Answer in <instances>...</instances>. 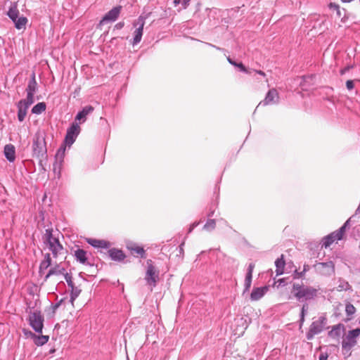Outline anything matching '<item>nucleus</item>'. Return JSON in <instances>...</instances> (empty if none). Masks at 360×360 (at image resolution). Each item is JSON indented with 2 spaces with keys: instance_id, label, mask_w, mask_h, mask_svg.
<instances>
[{
  "instance_id": "1",
  "label": "nucleus",
  "mask_w": 360,
  "mask_h": 360,
  "mask_svg": "<svg viewBox=\"0 0 360 360\" xmlns=\"http://www.w3.org/2000/svg\"><path fill=\"white\" fill-rule=\"evenodd\" d=\"M318 292V289L303 283H295L292 284V292L299 301L313 300L317 297Z\"/></svg>"
},
{
  "instance_id": "2",
  "label": "nucleus",
  "mask_w": 360,
  "mask_h": 360,
  "mask_svg": "<svg viewBox=\"0 0 360 360\" xmlns=\"http://www.w3.org/2000/svg\"><path fill=\"white\" fill-rule=\"evenodd\" d=\"M32 151L33 156L37 158L39 160L40 164H41L42 159L47 157V149L44 138L38 135L35 136L32 143Z\"/></svg>"
},
{
  "instance_id": "3",
  "label": "nucleus",
  "mask_w": 360,
  "mask_h": 360,
  "mask_svg": "<svg viewBox=\"0 0 360 360\" xmlns=\"http://www.w3.org/2000/svg\"><path fill=\"white\" fill-rule=\"evenodd\" d=\"M326 322L327 320L324 316H320L317 320L314 321L306 334L307 339L311 340L316 335L321 333L325 328Z\"/></svg>"
},
{
  "instance_id": "4",
  "label": "nucleus",
  "mask_w": 360,
  "mask_h": 360,
  "mask_svg": "<svg viewBox=\"0 0 360 360\" xmlns=\"http://www.w3.org/2000/svg\"><path fill=\"white\" fill-rule=\"evenodd\" d=\"M44 316L39 311L30 312L29 315L30 325L36 333H41L44 327Z\"/></svg>"
},
{
  "instance_id": "5",
  "label": "nucleus",
  "mask_w": 360,
  "mask_h": 360,
  "mask_svg": "<svg viewBox=\"0 0 360 360\" xmlns=\"http://www.w3.org/2000/svg\"><path fill=\"white\" fill-rule=\"evenodd\" d=\"M360 335V328H357L349 330L343 339L342 342V349L349 351L352 347L356 345V339Z\"/></svg>"
},
{
  "instance_id": "6",
  "label": "nucleus",
  "mask_w": 360,
  "mask_h": 360,
  "mask_svg": "<svg viewBox=\"0 0 360 360\" xmlns=\"http://www.w3.org/2000/svg\"><path fill=\"white\" fill-rule=\"evenodd\" d=\"M158 278V271H157L155 266L153 265L152 260L148 259L147 261V271L145 276V279L147 283L150 285L155 286Z\"/></svg>"
},
{
  "instance_id": "7",
  "label": "nucleus",
  "mask_w": 360,
  "mask_h": 360,
  "mask_svg": "<svg viewBox=\"0 0 360 360\" xmlns=\"http://www.w3.org/2000/svg\"><path fill=\"white\" fill-rule=\"evenodd\" d=\"M145 20H146L145 17L140 15L138 18V19L136 20L133 23L134 27H136V30L134 32V36L133 42H132L133 45L139 44L141 40L142 35H143V27L145 25Z\"/></svg>"
},
{
  "instance_id": "8",
  "label": "nucleus",
  "mask_w": 360,
  "mask_h": 360,
  "mask_svg": "<svg viewBox=\"0 0 360 360\" xmlns=\"http://www.w3.org/2000/svg\"><path fill=\"white\" fill-rule=\"evenodd\" d=\"M80 130V127L77 123L73 122L71 124L67 130V134L65 138V143L67 146L70 147L73 144L79 134Z\"/></svg>"
},
{
  "instance_id": "9",
  "label": "nucleus",
  "mask_w": 360,
  "mask_h": 360,
  "mask_svg": "<svg viewBox=\"0 0 360 360\" xmlns=\"http://www.w3.org/2000/svg\"><path fill=\"white\" fill-rule=\"evenodd\" d=\"M315 268L323 276H330L335 273V264L332 261L317 263Z\"/></svg>"
},
{
  "instance_id": "10",
  "label": "nucleus",
  "mask_w": 360,
  "mask_h": 360,
  "mask_svg": "<svg viewBox=\"0 0 360 360\" xmlns=\"http://www.w3.org/2000/svg\"><path fill=\"white\" fill-rule=\"evenodd\" d=\"M65 147L61 146L57 151L55 155V162L53 163V172L58 174L59 176L60 175V171L65 157Z\"/></svg>"
},
{
  "instance_id": "11",
  "label": "nucleus",
  "mask_w": 360,
  "mask_h": 360,
  "mask_svg": "<svg viewBox=\"0 0 360 360\" xmlns=\"http://www.w3.org/2000/svg\"><path fill=\"white\" fill-rule=\"evenodd\" d=\"M34 102L27 101L26 99H22L17 103L18 120L19 122H22L24 121L27 115L28 108Z\"/></svg>"
},
{
  "instance_id": "12",
  "label": "nucleus",
  "mask_w": 360,
  "mask_h": 360,
  "mask_svg": "<svg viewBox=\"0 0 360 360\" xmlns=\"http://www.w3.org/2000/svg\"><path fill=\"white\" fill-rule=\"evenodd\" d=\"M278 101H279V95H278L277 90L274 88L271 89L267 92L264 99L259 103L257 108L261 105L265 106V105H268L276 104L278 103Z\"/></svg>"
},
{
  "instance_id": "13",
  "label": "nucleus",
  "mask_w": 360,
  "mask_h": 360,
  "mask_svg": "<svg viewBox=\"0 0 360 360\" xmlns=\"http://www.w3.org/2000/svg\"><path fill=\"white\" fill-rule=\"evenodd\" d=\"M37 90V83L35 78V74L33 72L25 89L27 92L26 100L34 102V95Z\"/></svg>"
},
{
  "instance_id": "14",
  "label": "nucleus",
  "mask_w": 360,
  "mask_h": 360,
  "mask_svg": "<svg viewBox=\"0 0 360 360\" xmlns=\"http://www.w3.org/2000/svg\"><path fill=\"white\" fill-rule=\"evenodd\" d=\"M122 7L121 6H117L112 8L110 11H109L100 21V24H104L108 22H114L119 17L120 12L122 11Z\"/></svg>"
},
{
  "instance_id": "15",
  "label": "nucleus",
  "mask_w": 360,
  "mask_h": 360,
  "mask_svg": "<svg viewBox=\"0 0 360 360\" xmlns=\"http://www.w3.org/2000/svg\"><path fill=\"white\" fill-rule=\"evenodd\" d=\"M49 250L51 252L53 257H57L58 255H60L63 250V247L60 243L59 240L47 243L45 244Z\"/></svg>"
},
{
  "instance_id": "16",
  "label": "nucleus",
  "mask_w": 360,
  "mask_h": 360,
  "mask_svg": "<svg viewBox=\"0 0 360 360\" xmlns=\"http://www.w3.org/2000/svg\"><path fill=\"white\" fill-rule=\"evenodd\" d=\"M94 110V108L91 105H86L77 114L75 121H79V123L84 122L86 120V116L91 114Z\"/></svg>"
},
{
  "instance_id": "17",
  "label": "nucleus",
  "mask_w": 360,
  "mask_h": 360,
  "mask_svg": "<svg viewBox=\"0 0 360 360\" xmlns=\"http://www.w3.org/2000/svg\"><path fill=\"white\" fill-rule=\"evenodd\" d=\"M269 288L267 286L261 288H255L250 295V299L252 301L260 300L267 292Z\"/></svg>"
},
{
  "instance_id": "18",
  "label": "nucleus",
  "mask_w": 360,
  "mask_h": 360,
  "mask_svg": "<svg viewBox=\"0 0 360 360\" xmlns=\"http://www.w3.org/2000/svg\"><path fill=\"white\" fill-rule=\"evenodd\" d=\"M4 155L6 158V159L11 162H13L15 160V149L13 145L12 144H7L4 147Z\"/></svg>"
},
{
  "instance_id": "19",
  "label": "nucleus",
  "mask_w": 360,
  "mask_h": 360,
  "mask_svg": "<svg viewBox=\"0 0 360 360\" xmlns=\"http://www.w3.org/2000/svg\"><path fill=\"white\" fill-rule=\"evenodd\" d=\"M108 254L110 257L114 261L120 262L124 260L126 257L122 250L116 248L110 249L108 250Z\"/></svg>"
},
{
  "instance_id": "20",
  "label": "nucleus",
  "mask_w": 360,
  "mask_h": 360,
  "mask_svg": "<svg viewBox=\"0 0 360 360\" xmlns=\"http://www.w3.org/2000/svg\"><path fill=\"white\" fill-rule=\"evenodd\" d=\"M30 336L33 339L34 344L37 346L44 345L49 340V335H37L36 334L33 333L32 332H30Z\"/></svg>"
},
{
  "instance_id": "21",
  "label": "nucleus",
  "mask_w": 360,
  "mask_h": 360,
  "mask_svg": "<svg viewBox=\"0 0 360 360\" xmlns=\"http://www.w3.org/2000/svg\"><path fill=\"white\" fill-rule=\"evenodd\" d=\"M128 250H129L131 254H137L140 255L141 258L146 257L145 250L142 247L137 245L135 243H130L127 245Z\"/></svg>"
},
{
  "instance_id": "22",
  "label": "nucleus",
  "mask_w": 360,
  "mask_h": 360,
  "mask_svg": "<svg viewBox=\"0 0 360 360\" xmlns=\"http://www.w3.org/2000/svg\"><path fill=\"white\" fill-rule=\"evenodd\" d=\"M285 265L284 256L281 255V257L275 261L276 276H280L283 274Z\"/></svg>"
},
{
  "instance_id": "23",
  "label": "nucleus",
  "mask_w": 360,
  "mask_h": 360,
  "mask_svg": "<svg viewBox=\"0 0 360 360\" xmlns=\"http://www.w3.org/2000/svg\"><path fill=\"white\" fill-rule=\"evenodd\" d=\"M87 242L94 248H108L110 246V243L104 240L89 238Z\"/></svg>"
},
{
  "instance_id": "24",
  "label": "nucleus",
  "mask_w": 360,
  "mask_h": 360,
  "mask_svg": "<svg viewBox=\"0 0 360 360\" xmlns=\"http://www.w3.org/2000/svg\"><path fill=\"white\" fill-rule=\"evenodd\" d=\"M76 259L82 264H85L87 261L86 252L82 249H77L75 251Z\"/></svg>"
},
{
  "instance_id": "25",
  "label": "nucleus",
  "mask_w": 360,
  "mask_h": 360,
  "mask_svg": "<svg viewBox=\"0 0 360 360\" xmlns=\"http://www.w3.org/2000/svg\"><path fill=\"white\" fill-rule=\"evenodd\" d=\"M344 328L342 324H338L333 327L332 330L328 332V335L333 338H338L341 335V330Z\"/></svg>"
},
{
  "instance_id": "26",
  "label": "nucleus",
  "mask_w": 360,
  "mask_h": 360,
  "mask_svg": "<svg viewBox=\"0 0 360 360\" xmlns=\"http://www.w3.org/2000/svg\"><path fill=\"white\" fill-rule=\"evenodd\" d=\"M51 264V258L50 253H46L44 255V260L41 262L39 266V273H42V271L46 269Z\"/></svg>"
},
{
  "instance_id": "27",
  "label": "nucleus",
  "mask_w": 360,
  "mask_h": 360,
  "mask_svg": "<svg viewBox=\"0 0 360 360\" xmlns=\"http://www.w3.org/2000/svg\"><path fill=\"white\" fill-rule=\"evenodd\" d=\"M335 240H338V236L335 234L334 232L330 233V235L327 236L323 238V242L322 247H324L326 248H328Z\"/></svg>"
},
{
  "instance_id": "28",
  "label": "nucleus",
  "mask_w": 360,
  "mask_h": 360,
  "mask_svg": "<svg viewBox=\"0 0 360 360\" xmlns=\"http://www.w3.org/2000/svg\"><path fill=\"white\" fill-rule=\"evenodd\" d=\"M46 103L44 102L38 103L32 109V113L39 115L46 110Z\"/></svg>"
},
{
  "instance_id": "29",
  "label": "nucleus",
  "mask_w": 360,
  "mask_h": 360,
  "mask_svg": "<svg viewBox=\"0 0 360 360\" xmlns=\"http://www.w3.org/2000/svg\"><path fill=\"white\" fill-rule=\"evenodd\" d=\"M351 289V285L347 281L344 279H338V285L337 286V290L338 291H347Z\"/></svg>"
},
{
  "instance_id": "30",
  "label": "nucleus",
  "mask_w": 360,
  "mask_h": 360,
  "mask_svg": "<svg viewBox=\"0 0 360 360\" xmlns=\"http://www.w3.org/2000/svg\"><path fill=\"white\" fill-rule=\"evenodd\" d=\"M350 219H348L345 221V223L336 231H334L335 234L338 236V240H341L343 237V235L347 229V228L349 225Z\"/></svg>"
},
{
  "instance_id": "31",
  "label": "nucleus",
  "mask_w": 360,
  "mask_h": 360,
  "mask_svg": "<svg viewBox=\"0 0 360 360\" xmlns=\"http://www.w3.org/2000/svg\"><path fill=\"white\" fill-rule=\"evenodd\" d=\"M70 301L73 305L75 300L77 298V297L79 295L81 292V289H79L78 287L73 286L70 288Z\"/></svg>"
},
{
  "instance_id": "32",
  "label": "nucleus",
  "mask_w": 360,
  "mask_h": 360,
  "mask_svg": "<svg viewBox=\"0 0 360 360\" xmlns=\"http://www.w3.org/2000/svg\"><path fill=\"white\" fill-rule=\"evenodd\" d=\"M27 22V19L25 17H18L16 18V20H15V21H13L15 23V27L18 30H21L25 26Z\"/></svg>"
},
{
  "instance_id": "33",
  "label": "nucleus",
  "mask_w": 360,
  "mask_h": 360,
  "mask_svg": "<svg viewBox=\"0 0 360 360\" xmlns=\"http://www.w3.org/2000/svg\"><path fill=\"white\" fill-rule=\"evenodd\" d=\"M63 274L65 276V268H60L59 265H56L54 267H52L49 270V275H60Z\"/></svg>"
},
{
  "instance_id": "34",
  "label": "nucleus",
  "mask_w": 360,
  "mask_h": 360,
  "mask_svg": "<svg viewBox=\"0 0 360 360\" xmlns=\"http://www.w3.org/2000/svg\"><path fill=\"white\" fill-rule=\"evenodd\" d=\"M52 232H53L52 229H46L45 234L44 236V244L58 239L57 238L53 237Z\"/></svg>"
},
{
  "instance_id": "35",
  "label": "nucleus",
  "mask_w": 360,
  "mask_h": 360,
  "mask_svg": "<svg viewBox=\"0 0 360 360\" xmlns=\"http://www.w3.org/2000/svg\"><path fill=\"white\" fill-rule=\"evenodd\" d=\"M18 15L19 11L15 5L11 6L8 11V15L13 21H15L18 18Z\"/></svg>"
},
{
  "instance_id": "36",
  "label": "nucleus",
  "mask_w": 360,
  "mask_h": 360,
  "mask_svg": "<svg viewBox=\"0 0 360 360\" xmlns=\"http://www.w3.org/2000/svg\"><path fill=\"white\" fill-rule=\"evenodd\" d=\"M216 227V221L214 219H208L206 224L203 226V230L206 231H212Z\"/></svg>"
},
{
  "instance_id": "37",
  "label": "nucleus",
  "mask_w": 360,
  "mask_h": 360,
  "mask_svg": "<svg viewBox=\"0 0 360 360\" xmlns=\"http://www.w3.org/2000/svg\"><path fill=\"white\" fill-rule=\"evenodd\" d=\"M307 310H308V304H303L302 309H301V313H300V327H302V326L303 325V323L304 322L305 315H306V312Z\"/></svg>"
},
{
  "instance_id": "38",
  "label": "nucleus",
  "mask_w": 360,
  "mask_h": 360,
  "mask_svg": "<svg viewBox=\"0 0 360 360\" xmlns=\"http://www.w3.org/2000/svg\"><path fill=\"white\" fill-rule=\"evenodd\" d=\"M252 276L246 275L244 283V292L248 291L250 290L252 283Z\"/></svg>"
},
{
  "instance_id": "39",
  "label": "nucleus",
  "mask_w": 360,
  "mask_h": 360,
  "mask_svg": "<svg viewBox=\"0 0 360 360\" xmlns=\"http://www.w3.org/2000/svg\"><path fill=\"white\" fill-rule=\"evenodd\" d=\"M345 311L347 316H352L355 313L356 309L352 304L348 303L346 304Z\"/></svg>"
},
{
  "instance_id": "40",
  "label": "nucleus",
  "mask_w": 360,
  "mask_h": 360,
  "mask_svg": "<svg viewBox=\"0 0 360 360\" xmlns=\"http://www.w3.org/2000/svg\"><path fill=\"white\" fill-rule=\"evenodd\" d=\"M65 279L68 283V285L70 288H72L73 286H75L73 282H72V277L71 276V274H68V273H65Z\"/></svg>"
},
{
  "instance_id": "41",
  "label": "nucleus",
  "mask_w": 360,
  "mask_h": 360,
  "mask_svg": "<svg viewBox=\"0 0 360 360\" xmlns=\"http://www.w3.org/2000/svg\"><path fill=\"white\" fill-rule=\"evenodd\" d=\"M330 8L333 9V10H335L336 11L337 15L338 17H341L342 16V11H340L339 5L331 3L330 4Z\"/></svg>"
},
{
  "instance_id": "42",
  "label": "nucleus",
  "mask_w": 360,
  "mask_h": 360,
  "mask_svg": "<svg viewBox=\"0 0 360 360\" xmlns=\"http://www.w3.org/2000/svg\"><path fill=\"white\" fill-rule=\"evenodd\" d=\"M238 68L240 70V71L242 72H244L245 73H248V74H250V72L245 67V65L241 63H238Z\"/></svg>"
},
{
  "instance_id": "43",
  "label": "nucleus",
  "mask_w": 360,
  "mask_h": 360,
  "mask_svg": "<svg viewBox=\"0 0 360 360\" xmlns=\"http://www.w3.org/2000/svg\"><path fill=\"white\" fill-rule=\"evenodd\" d=\"M255 267V264L253 263H250L248 268V271L246 275L252 276V271Z\"/></svg>"
},
{
  "instance_id": "44",
  "label": "nucleus",
  "mask_w": 360,
  "mask_h": 360,
  "mask_svg": "<svg viewBox=\"0 0 360 360\" xmlns=\"http://www.w3.org/2000/svg\"><path fill=\"white\" fill-rule=\"evenodd\" d=\"M346 86L348 90H352L354 88V82L352 80H347L346 82Z\"/></svg>"
},
{
  "instance_id": "45",
  "label": "nucleus",
  "mask_w": 360,
  "mask_h": 360,
  "mask_svg": "<svg viewBox=\"0 0 360 360\" xmlns=\"http://www.w3.org/2000/svg\"><path fill=\"white\" fill-rule=\"evenodd\" d=\"M124 26V22H119L118 23H117L115 25V28L117 29V30H121V29L123 28Z\"/></svg>"
},
{
  "instance_id": "46",
  "label": "nucleus",
  "mask_w": 360,
  "mask_h": 360,
  "mask_svg": "<svg viewBox=\"0 0 360 360\" xmlns=\"http://www.w3.org/2000/svg\"><path fill=\"white\" fill-rule=\"evenodd\" d=\"M328 355L327 353H321L319 356V360H328Z\"/></svg>"
},
{
  "instance_id": "47",
  "label": "nucleus",
  "mask_w": 360,
  "mask_h": 360,
  "mask_svg": "<svg viewBox=\"0 0 360 360\" xmlns=\"http://www.w3.org/2000/svg\"><path fill=\"white\" fill-rule=\"evenodd\" d=\"M199 224V222H194L192 224L188 229V233H191L193 230Z\"/></svg>"
},
{
  "instance_id": "48",
  "label": "nucleus",
  "mask_w": 360,
  "mask_h": 360,
  "mask_svg": "<svg viewBox=\"0 0 360 360\" xmlns=\"http://www.w3.org/2000/svg\"><path fill=\"white\" fill-rule=\"evenodd\" d=\"M189 1H190V0H183V6H184V8H186L187 7Z\"/></svg>"
},
{
  "instance_id": "49",
  "label": "nucleus",
  "mask_w": 360,
  "mask_h": 360,
  "mask_svg": "<svg viewBox=\"0 0 360 360\" xmlns=\"http://www.w3.org/2000/svg\"><path fill=\"white\" fill-rule=\"evenodd\" d=\"M255 72L263 77H265V75H266L265 73L262 70H255Z\"/></svg>"
},
{
  "instance_id": "50",
  "label": "nucleus",
  "mask_w": 360,
  "mask_h": 360,
  "mask_svg": "<svg viewBox=\"0 0 360 360\" xmlns=\"http://www.w3.org/2000/svg\"><path fill=\"white\" fill-rule=\"evenodd\" d=\"M227 60H228V61H229V63L230 64H231L232 65H235L236 61H234L233 60H232L230 57H228V58H227Z\"/></svg>"
},
{
  "instance_id": "51",
  "label": "nucleus",
  "mask_w": 360,
  "mask_h": 360,
  "mask_svg": "<svg viewBox=\"0 0 360 360\" xmlns=\"http://www.w3.org/2000/svg\"><path fill=\"white\" fill-rule=\"evenodd\" d=\"M63 302V300H61L59 302L56 303L54 306V308L55 309H57L59 307V306L60 305L61 302Z\"/></svg>"
},
{
  "instance_id": "52",
  "label": "nucleus",
  "mask_w": 360,
  "mask_h": 360,
  "mask_svg": "<svg viewBox=\"0 0 360 360\" xmlns=\"http://www.w3.org/2000/svg\"><path fill=\"white\" fill-rule=\"evenodd\" d=\"M181 2V0H174V4L175 6H177L178 4H179Z\"/></svg>"
},
{
  "instance_id": "53",
  "label": "nucleus",
  "mask_w": 360,
  "mask_h": 360,
  "mask_svg": "<svg viewBox=\"0 0 360 360\" xmlns=\"http://www.w3.org/2000/svg\"><path fill=\"white\" fill-rule=\"evenodd\" d=\"M51 275H49V271L48 272V274L45 276V278H44V281H46L48 280V278L51 276Z\"/></svg>"
},
{
  "instance_id": "54",
  "label": "nucleus",
  "mask_w": 360,
  "mask_h": 360,
  "mask_svg": "<svg viewBox=\"0 0 360 360\" xmlns=\"http://www.w3.org/2000/svg\"><path fill=\"white\" fill-rule=\"evenodd\" d=\"M213 214H214V211H211V212L207 214V217H212Z\"/></svg>"
},
{
  "instance_id": "55",
  "label": "nucleus",
  "mask_w": 360,
  "mask_h": 360,
  "mask_svg": "<svg viewBox=\"0 0 360 360\" xmlns=\"http://www.w3.org/2000/svg\"><path fill=\"white\" fill-rule=\"evenodd\" d=\"M278 282L279 283V284H280V285H281L282 283H284V280H283V279H279V280L278 281Z\"/></svg>"
},
{
  "instance_id": "56",
  "label": "nucleus",
  "mask_w": 360,
  "mask_h": 360,
  "mask_svg": "<svg viewBox=\"0 0 360 360\" xmlns=\"http://www.w3.org/2000/svg\"><path fill=\"white\" fill-rule=\"evenodd\" d=\"M30 331H26L25 330H24V333L25 335H30Z\"/></svg>"
},
{
  "instance_id": "57",
  "label": "nucleus",
  "mask_w": 360,
  "mask_h": 360,
  "mask_svg": "<svg viewBox=\"0 0 360 360\" xmlns=\"http://www.w3.org/2000/svg\"><path fill=\"white\" fill-rule=\"evenodd\" d=\"M233 66H236V67H238V63H235V65H233Z\"/></svg>"
},
{
  "instance_id": "58",
  "label": "nucleus",
  "mask_w": 360,
  "mask_h": 360,
  "mask_svg": "<svg viewBox=\"0 0 360 360\" xmlns=\"http://www.w3.org/2000/svg\"><path fill=\"white\" fill-rule=\"evenodd\" d=\"M313 76L307 77V78H311ZM307 77H304V79H305Z\"/></svg>"
},
{
  "instance_id": "59",
  "label": "nucleus",
  "mask_w": 360,
  "mask_h": 360,
  "mask_svg": "<svg viewBox=\"0 0 360 360\" xmlns=\"http://www.w3.org/2000/svg\"><path fill=\"white\" fill-rule=\"evenodd\" d=\"M359 1H360V0H359Z\"/></svg>"
}]
</instances>
